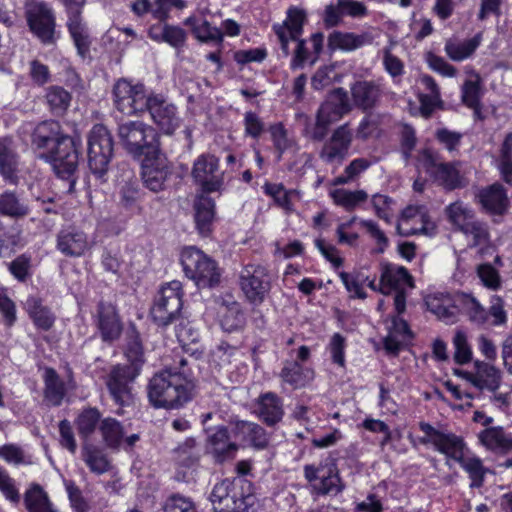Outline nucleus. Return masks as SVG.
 Wrapping results in <instances>:
<instances>
[{"mask_svg": "<svg viewBox=\"0 0 512 512\" xmlns=\"http://www.w3.org/2000/svg\"><path fill=\"white\" fill-rule=\"evenodd\" d=\"M410 337L411 331L407 322L399 316H394L389 333L385 338V348L392 353H397L404 342Z\"/></svg>", "mask_w": 512, "mask_h": 512, "instance_id": "nucleus-44", "label": "nucleus"}, {"mask_svg": "<svg viewBox=\"0 0 512 512\" xmlns=\"http://www.w3.org/2000/svg\"><path fill=\"white\" fill-rule=\"evenodd\" d=\"M454 302L457 305V309L462 311L471 322L478 325L487 322V310L472 294L464 292L457 293L454 296Z\"/></svg>", "mask_w": 512, "mask_h": 512, "instance_id": "nucleus-36", "label": "nucleus"}, {"mask_svg": "<svg viewBox=\"0 0 512 512\" xmlns=\"http://www.w3.org/2000/svg\"><path fill=\"white\" fill-rule=\"evenodd\" d=\"M322 105L329 106V116L335 121L351 110L348 94L343 88L334 89Z\"/></svg>", "mask_w": 512, "mask_h": 512, "instance_id": "nucleus-52", "label": "nucleus"}, {"mask_svg": "<svg viewBox=\"0 0 512 512\" xmlns=\"http://www.w3.org/2000/svg\"><path fill=\"white\" fill-rule=\"evenodd\" d=\"M502 179L512 185V132H508L500 147L499 164Z\"/></svg>", "mask_w": 512, "mask_h": 512, "instance_id": "nucleus-56", "label": "nucleus"}, {"mask_svg": "<svg viewBox=\"0 0 512 512\" xmlns=\"http://www.w3.org/2000/svg\"><path fill=\"white\" fill-rule=\"evenodd\" d=\"M411 285V277L406 268L394 264L382 266L379 283V291L382 294L388 295L392 291H400Z\"/></svg>", "mask_w": 512, "mask_h": 512, "instance_id": "nucleus-26", "label": "nucleus"}, {"mask_svg": "<svg viewBox=\"0 0 512 512\" xmlns=\"http://www.w3.org/2000/svg\"><path fill=\"white\" fill-rule=\"evenodd\" d=\"M40 157L48 161L56 175L62 179L72 176L78 166V150L71 137H62L54 149L40 154Z\"/></svg>", "mask_w": 512, "mask_h": 512, "instance_id": "nucleus-12", "label": "nucleus"}, {"mask_svg": "<svg viewBox=\"0 0 512 512\" xmlns=\"http://www.w3.org/2000/svg\"><path fill=\"white\" fill-rule=\"evenodd\" d=\"M82 459L90 471L101 475L110 469V463L105 454L96 446L85 443L82 447Z\"/></svg>", "mask_w": 512, "mask_h": 512, "instance_id": "nucleus-50", "label": "nucleus"}, {"mask_svg": "<svg viewBox=\"0 0 512 512\" xmlns=\"http://www.w3.org/2000/svg\"><path fill=\"white\" fill-rule=\"evenodd\" d=\"M351 94L354 105L367 111L378 104L382 96V89L374 81H357L351 86Z\"/></svg>", "mask_w": 512, "mask_h": 512, "instance_id": "nucleus-27", "label": "nucleus"}, {"mask_svg": "<svg viewBox=\"0 0 512 512\" xmlns=\"http://www.w3.org/2000/svg\"><path fill=\"white\" fill-rule=\"evenodd\" d=\"M352 142L353 132L347 123L343 124L323 143L319 158L326 165L340 166L348 157Z\"/></svg>", "mask_w": 512, "mask_h": 512, "instance_id": "nucleus-13", "label": "nucleus"}, {"mask_svg": "<svg viewBox=\"0 0 512 512\" xmlns=\"http://www.w3.org/2000/svg\"><path fill=\"white\" fill-rule=\"evenodd\" d=\"M181 264L186 277L198 288H211L220 282L221 272L216 261L196 247L182 250Z\"/></svg>", "mask_w": 512, "mask_h": 512, "instance_id": "nucleus-4", "label": "nucleus"}, {"mask_svg": "<svg viewBox=\"0 0 512 512\" xmlns=\"http://www.w3.org/2000/svg\"><path fill=\"white\" fill-rule=\"evenodd\" d=\"M419 428L424 433L418 438L420 444L432 446L436 451L457 463L466 455L467 446L462 437L438 430L426 422H421Z\"/></svg>", "mask_w": 512, "mask_h": 512, "instance_id": "nucleus-6", "label": "nucleus"}, {"mask_svg": "<svg viewBox=\"0 0 512 512\" xmlns=\"http://www.w3.org/2000/svg\"><path fill=\"white\" fill-rule=\"evenodd\" d=\"M373 38L368 33H343L334 32L328 38L329 48L332 50L341 49L345 51H352L361 48L365 45L371 44Z\"/></svg>", "mask_w": 512, "mask_h": 512, "instance_id": "nucleus-38", "label": "nucleus"}, {"mask_svg": "<svg viewBox=\"0 0 512 512\" xmlns=\"http://www.w3.org/2000/svg\"><path fill=\"white\" fill-rule=\"evenodd\" d=\"M257 414L267 426H274L284 416L282 399L273 392L261 394L257 400Z\"/></svg>", "mask_w": 512, "mask_h": 512, "instance_id": "nucleus-30", "label": "nucleus"}, {"mask_svg": "<svg viewBox=\"0 0 512 512\" xmlns=\"http://www.w3.org/2000/svg\"><path fill=\"white\" fill-rule=\"evenodd\" d=\"M140 160L144 186L152 192L166 189L167 181L173 173V167L161 149H157L155 153L146 155Z\"/></svg>", "mask_w": 512, "mask_h": 512, "instance_id": "nucleus-10", "label": "nucleus"}, {"mask_svg": "<svg viewBox=\"0 0 512 512\" xmlns=\"http://www.w3.org/2000/svg\"><path fill=\"white\" fill-rule=\"evenodd\" d=\"M62 137L60 134V125L56 121H43L38 124L32 135V142L38 149H54Z\"/></svg>", "mask_w": 512, "mask_h": 512, "instance_id": "nucleus-32", "label": "nucleus"}, {"mask_svg": "<svg viewBox=\"0 0 512 512\" xmlns=\"http://www.w3.org/2000/svg\"><path fill=\"white\" fill-rule=\"evenodd\" d=\"M90 247L87 234L75 227L64 228L57 234L56 248L67 257H80Z\"/></svg>", "mask_w": 512, "mask_h": 512, "instance_id": "nucleus-22", "label": "nucleus"}, {"mask_svg": "<svg viewBox=\"0 0 512 512\" xmlns=\"http://www.w3.org/2000/svg\"><path fill=\"white\" fill-rule=\"evenodd\" d=\"M433 177L448 190H453L465 185L463 177L452 163H440Z\"/></svg>", "mask_w": 512, "mask_h": 512, "instance_id": "nucleus-51", "label": "nucleus"}, {"mask_svg": "<svg viewBox=\"0 0 512 512\" xmlns=\"http://www.w3.org/2000/svg\"><path fill=\"white\" fill-rule=\"evenodd\" d=\"M373 162L367 158L353 159L344 169L343 173L335 178V185L348 184L357 179L363 172H365Z\"/></svg>", "mask_w": 512, "mask_h": 512, "instance_id": "nucleus-57", "label": "nucleus"}, {"mask_svg": "<svg viewBox=\"0 0 512 512\" xmlns=\"http://www.w3.org/2000/svg\"><path fill=\"white\" fill-rule=\"evenodd\" d=\"M306 17V12L303 9L291 7L287 11V17L284 22L273 26V30L277 35L284 56L290 54V40H297L301 37Z\"/></svg>", "mask_w": 512, "mask_h": 512, "instance_id": "nucleus-16", "label": "nucleus"}, {"mask_svg": "<svg viewBox=\"0 0 512 512\" xmlns=\"http://www.w3.org/2000/svg\"><path fill=\"white\" fill-rule=\"evenodd\" d=\"M29 212L28 204L17 193L5 191L0 194V215L19 219L27 216Z\"/></svg>", "mask_w": 512, "mask_h": 512, "instance_id": "nucleus-42", "label": "nucleus"}, {"mask_svg": "<svg viewBox=\"0 0 512 512\" xmlns=\"http://www.w3.org/2000/svg\"><path fill=\"white\" fill-rule=\"evenodd\" d=\"M455 374L470 382L479 390L486 389L495 392L501 383L500 371L494 366L484 362H476L474 372L455 370Z\"/></svg>", "mask_w": 512, "mask_h": 512, "instance_id": "nucleus-21", "label": "nucleus"}, {"mask_svg": "<svg viewBox=\"0 0 512 512\" xmlns=\"http://www.w3.org/2000/svg\"><path fill=\"white\" fill-rule=\"evenodd\" d=\"M207 433V451L213 456L215 462L223 463L236 456L239 446L230 440L225 426L207 429Z\"/></svg>", "mask_w": 512, "mask_h": 512, "instance_id": "nucleus-20", "label": "nucleus"}, {"mask_svg": "<svg viewBox=\"0 0 512 512\" xmlns=\"http://www.w3.org/2000/svg\"><path fill=\"white\" fill-rule=\"evenodd\" d=\"M309 41L312 46V51L309 50L306 40L300 37L297 40H290V42H295L296 44L290 63L291 69L297 70L303 68L306 62H309L310 65H314L318 60L323 49L324 35L320 32L314 33L311 35Z\"/></svg>", "mask_w": 512, "mask_h": 512, "instance_id": "nucleus-25", "label": "nucleus"}, {"mask_svg": "<svg viewBox=\"0 0 512 512\" xmlns=\"http://www.w3.org/2000/svg\"><path fill=\"white\" fill-rule=\"evenodd\" d=\"M479 45V35L463 41L449 39L445 42L444 51L452 61L461 62L471 57Z\"/></svg>", "mask_w": 512, "mask_h": 512, "instance_id": "nucleus-41", "label": "nucleus"}, {"mask_svg": "<svg viewBox=\"0 0 512 512\" xmlns=\"http://www.w3.org/2000/svg\"><path fill=\"white\" fill-rule=\"evenodd\" d=\"M46 102L51 112L62 115L70 106L71 94L60 86H51L46 92Z\"/></svg>", "mask_w": 512, "mask_h": 512, "instance_id": "nucleus-54", "label": "nucleus"}, {"mask_svg": "<svg viewBox=\"0 0 512 512\" xmlns=\"http://www.w3.org/2000/svg\"><path fill=\"white\" fill-rule=\"evenodd\" d=\"M25 309L34 325L41 330L48 331L55 322V315L51 309L44 306L40 298L30 296L25 302Z\"/></svg>", "mask_w": 512, "mask_h": 512, "instance_id": "nucleus-37", "label": "nucleus"}, {"mask_svg": "<svg viewBox=\"0 0 512 512\" xmlns=\"http://www.w3.org/2000/svg\"><path fill=\"white\" fill-rule=\"evenodd\" d=\"M304 477L310 483L311 494L315 496L337 495L344 485L335 466L305 465Z\"/></svg>", "mask_w": 512, "mask_h": 512, "instance_id": "nucleus-11", "label": "nucleus"}, {"mask_svg": "<svg viewBox=\"0 0 512 512\" xmlns=\"http://www.w3.org/2000/svg\"><path fill=\"white\" fill-rule=\"evenodd\" d=\"M24 502L29 512H57L47 493L38 484H33L25 492Z\"/></svg>", "mask_w": 512, "mask_h": 512, "instance_id": "nucleus-49", "label": "nucleus"}, {"mask_svg": "<svg viewBox=\"0 0 512 512\" xmlns=\"http://www.w3.org/2000/svg\"><path fill=\"white\" fill-rule=\"evenodd\" d=\"M146 111L165 134H172L180 125L176 107L160 95H150Z\"/></svg>", "mask_w": 512, "mask_h": 512, "instance_id": "nucleus-18", "label": "nucleus"}, {"mask_svg": "<svg viewBox=\"0 0 512 512\" xmlns=\"http://www.w3.org/2000/svg\"><path fill=\"white\" fill-rule=\"evenodd\" d=\"M425 61L431 70L444 77H455L457 74V69L453 65L432 52L426 53Z\"/></svg>", "mask_w": 512, "mask_h": 512, "instance_id": "nucleus-64", "label": "nucleus"}, {"mask_svg": "<svg viewBox=\"0 0 512 512\" xmlns=\"http://www.w3.org/2000/svg\"><path fill=\"white\" fill-rule=\"evenodd\" d=\"M7 140L0 142V174L10 184L18 183L17 156Z\"/></svg>", "mask_w": 512, "mask_h": 512, "instance_id": "nucleus-43", "label": "nucleus"}, {"mask_svg": "<svg viewBox=\"0 0 512 512\" xmlns=\"http://www.w3.org/2000/svg\"><path fill=\"white\" fill-rule=\"evenodd\" d=\"M477 438L486 450L494 454L506 455L512 452V432L502 426H489L480 431Z\"/></svg>", "mask_w": 512, "mask_h": 512, "instance_id": "nucleus-24", "label": "nucleus"}, {"mask_svg": "<svg viewBox=\"0 0 512 512\" xmlns=\"http://www.w3.org/2000/svg\"><path fill=\"white\" fill-rule=\"evenodd\" d=\"M461 233L465 236L470 248H479L482 253L490 245V233L486 223L476 219L469 226L464 227Z\"/></svg>", "mask_w": 512, "mask_h": 512, "instance_id": "nucleus-45", "label": "nucleus"}, {"mask_svg": "<svg viewBox=\"0 0 512 512\" xmlns=\"http://www.w3.org/2000/svg\"><path fill=\"white\" fill-rule=\"evenodd\" d=\"M475 79H469L464 82L461 88L462 102L477 114L480 111V99L482 96L480 78L474 74Z\"/></svg>", "mask_w": 512, "mask_h": 512, "instance_id": "nucleus-55", "label": "nucleus"}, {"mask_svg": "<svg viewBox=\"0 0 512 512\" xmlns=\"http://www.w3.org/2000/svg\"><path fill=\"white\" fill-rule=\"evenodd\" d=\"M120 143L135 159L151 155L160 148L159 135L142 121H127L118 126Z\"/></svg>", "mask_w": 512, "mask_h": 512, "instance_id": "nucleus-3", "label": "nucleus"}, {"mask_svg": "<svg viewBox=\"0 0 512 512\" xmlns=\"http://www.w3.org/2000/svg\"><path fill=\"white\" fill-rule=\"evenodd\" d=\"M66 26L70 37L77 49V53L85 58L90 53L92 43L91 35L87 23L84 21L82 14L67 16Z\"/></svg>", "mask_w": 512, "mask_h": 512, "instance_id": "nucleus-31", "label": "nucleus"}, {"mask_svg": "<svg viewBox=\"0 0 512 512\" xmlns=\"http://www.w3.org/2000/svg\"><path fill=\"white\" fill-rule=\"evenodd\" d=\"M215 203L212 198L201 196L195 203V223L202 235H207L211 230L214 219Z\"/></svg>", "mask_w": 512, "mask_h": 512, "instance_id": "nucleus-46", "label": "nucleus"}, {"mask_svg": "<svg viewBox=\"0 0 512 512\" xmlns=\"http://www.w3.org/2000/svg\"><path fill=\"white\" fill-rule=\"evenodd\" d=\"M100 413L96 408L83 410L76 419L77 430L81 437L88 438L96 429Z\"/></svg>", "mask_w": 512, "mask_h": 512, "instance_id": "nucleus-60", "label": "nucleus"}, {"mask_svg": "<svg viewBox=\"0 0 512 512\" xmlns=\"http://www.w3.org/2000/svg\"><path fill=\"white\" fill-rule=\"evenodd\" d=\"M461 468L468 474L471 488H480L484 484L490 469L483 465V461L475 455H465L459 462Z\"/></svg>", "mask_w": 512, "mask_h": 512, "instance_id": "nucleus-47", "label": "nucleus"}, {"mask_svg": "<svg viewBox=\"0 0 512 512\" xmlns=\"http://www.w3.org/2000/svg\"><path fill=\"white\" fill-rule=\"evenodd\" d=\"M25 15L30 30L43 44L55 42V15L53 9L45 2L27 0Z\"/></svg>", "mask_w": 512, "mask_h": 512, "instance_id": "nucleus-9", "label": "nucleus"}, {"mask_svg": "<svg viewBox=\"0 0 512 512\" xmlns=\"http://www.w3.org/2000/svg\"><path fill=\"white\" fill-rule=\"evenodd\" d=\"M190 375L169 367L156 373L147 386L148 398L155 408H179L191 399L193 384Z\"/></svg>", "mask_w": 512, "mask_h": 512, "instance_id": "nucleus-1", "label": "nucleus"}, {"mask_svg": "<svg viewBox=\"0 0 512 512\" xmlns=\"http://www.w3.org/2000/svg\"><path fill=\"white\" fill-rule=\"evenodd\" d=\"M479 203L483 209L491 214H503L509 205L507 192L499 183H494L486 188H483L477 194Z\"/></svg>", "mask_w": 512, "mask_h": 512, "instance_id": "nucleus-29", "label": "nucleus"}, {"mask_svg": "<svg viewBox=\"0 0 512 512\" xmlns=\"http://www.w3.org/2000/svg\"><path fill=\"white\" fill-rule=\"evenodd\" d=\"M251 484L240 478L225 479L217 483L210 495L216 512H247L253 505L254 497L250 494Z\"/></svg>", "mask_w": 512, "mask_h": 512, "instance_id": "nucleus-2", "label": "nucleus"}, {"mask_svg": "<svg viewBox=\"0 0 512 512\" xmlns=\"http://www.w3.org/2000/svg\"><path fill=\"white\" fill-rule=\"evenodd\" d=\"M44 400L50 406H60L67 393V385L53 368H46L43 375Z\"/></svg>", "mask_w": 512, "mask_h": 512, "instance_id": "nucleus-34", "label": "nucleus"}, {"mask_svg": "<svg viewBox=\"0 0 512 512\" xmlns=\"http://www.w3.org/2000/svg\"><path fill=\"white\" fill-rule=\"evenodd\" d=\"M279 377L283 384L293 389H301L312 382L314 371L301 365L297 360H285Z\"/></svg>", "mask_w": 512, "mask_h": 512, "instance_id": "nucleus-28", "label": "nucleus"}, {"mask_svg": "<svg viewBox=\"0 0 512 512\" xmlns=\"http://www.w3.org/2000/svg\"><path fill=\"white\" fill-rule=\"evenodd\" d=\"M140 374L137 366H114L107 378V387L116 404L121 407L129 406L133 402L130 383Z\"/></svg>", "mask_w": 512, "mask_h": 512, "instance_id": "nucleus-15", "label": "nucleus"}, {"mask_svg": "<svg viewBox=\"0 0 512 512\" xmlns=\"http://www.w3.org/2000/svg\"><path fill=\"white\" fill-rule=\"evenodd\" d=\"M182 284L180 281H171L162 286L155 298L151 315L158 325L170 324L182 308Z\"/></svg>", "mask_w": 512, "mask_h": 512, "instance_id": "nucleus-8", "label": "nucleus"}, {"mask_svg": "<svg viewBox=\"0 0 512 512\" xmlns=\"http://www.w3.org/2000/svg\"><path fill=\"white\" fill-rule=\"evenodd\" d=\"M184 25L191 27L194 37L203 43L223 41V32L220 28L212 26L207 20H199L195 16L185 19Z\"/></svg>", "mask_w": 512, "mask_h": 512, "instance_id": "nucleus-39", "label": "nucleus"}, {"mask_svg": "<svg viewBox=\"0 0 512 512\" xmlns=\"http://www.w3.org/2000/svg\"><path fill=\"white\" fill-rule=\"evenodd\" d=\"M113 96L116 109L127 116L145 112L150 102L145 86L127 79H120L115 83Z\"/></svg>", "mask_w": 512, "mask_h": 512, "instance_id": "nucleus-7", "label": "nucleus"}, {"mask_svg": "<svg viewBox=\"0 0 512 512\" xmlns=\"http://www.w3.org/2000/svg\"><path fill=\"white\" fill-rule=\"evenodd\" d=\"M94 318L104 341H114L120 336L122 324L111 303L100 301L97 304Z\"/></svg>", "mask_w": 512, "mask_h": 512, "instance_id": "nucleus-23", "label": "nucleus"}, {"mask_svg": "<svg viewBox=\"0 0 512 512\" xmlns=\"http://www.w3.org/2000/svg\"><path fill=\"white\" fill-rule=\"evenodd\" d=\"M263 191L270 196L275 204L282 208L286 214L295 213L294 202L301 199L300 191L296 189L287 190L283 184L265 183Z\"/></svg>", "mask_w": 512, "mask_h": 512, "instance_id": "nucleus-35", "label": "nucleus"}, {"mask_svg": "<svg viewBox=\"0 0 512 512\" xmlns=\"http://www.w3.org/2000/svg\"><path fill=\"white\" fill-rule=\"evenodd\" d=\"M178 460L186 466H191L198 462L200 458V449L194 438H187L176 448Z\"/></svg>", "mask_w": 512, "mask_h": 512, "instance_id": "nucleus-62", "label": "nucleus"}, {"mask_svg": "<svg viewBox=\"0 0 512 512\" xmlns=\"http://www.w3.org/2000/svg\"><path fill=\"white\" fill-rule=\"evenodd\" d=\"M334 203L344 207L347 211L353 210L368 199L364 190L349 191L343 188L334 189L329 193Z\"/></svg>", "mask_w": 512, "mask_h": 512, "instance_id": "nucleus-53", "label": "nucleus"}, {"mask_svg": "<svg viewBox=\"0 0 512 512\" xmlns=\"http://www.w3.org/2000/svg\"><path fill=\"white\" fill-rule=\"evenodd\" d=\"M100 431L105 443L109 447H117L124 436L120 422L110 417L101 421Z\"/></svg>", "mask_w": 512, "mask_h": 512, "instance_id": "nucleus-58", "label": "nucleus"}, {"mask_svg": "<svg viewBox=\"0 0 512 512\" xmlns=\"http://www.w3.org/2000/svg\"><path fill=\"white\" fill-rule=\"evenodd\" d=\"M428 310L438 319L449 324L454 323L457 317V305L448 294H434L426 298Z\"/></svg>", "mask_w": 512, "mask_h": 512, "instance_id": "nucleus-33", "label": "nucleus"}, {"mask_svg": "<svg viewBox=\"0 0 512 512\" xmlns=\"http://www.w3.org/2000/svg\"><path fill=\"white\" fill-rule=\"evenodd\" d=\"M477 275L484 287L496 291L501 287L499 272L489 263L477 267Z\"/></svg>", "mask_w": 512, "mask_h": 512, "instance_id": "nucleus-63", "label": "nucleus"}, {"mask_svg": "<svg viewBox=\"0 0 512 512\" xmlns=\"http://www.w3.org/2000/svg\"><path fill=\"white\" fill-rule=\"evenodd\" d=\"M87 153L91 172L96 178L102 179L113 155L112 135L104 125L96 124L90 130Z\"/></svg>", "mask_w": 512, "mask_h": 512, "instance_id": "nucleus-5", "label": "nucleus"}, {"mask_svg": "<svg viewBox=\"0 0 512 512\" xmlns=\"http://www.w3.org/2000/svg\"><path fill=\"white\" fill-rule=\"evenodd\" d=\"M445 212L449 222L460 232L477 219L473 209L462 201L451 203Z\"/></svg>", "mask_w": 512, "mask_h": 512, "instance_id": "nucleus-48", "label": "nucleus"}, {"mask_svg": "<svg viewBox=\"0 0 512 512\" xmlns=\"http://www.w3.org/2000/svg\"><path fill=\"white\" fill-rule=\"evenodd\" d=\"M236 433L257 449H264L268 446L269 436L265 429L259 424L244 420L235 422Z\"/></svg>", "mask_w": 512, "mask_h": 512, "instance_id": "nucleus-40", "label": "nucleus"}, {"mask_svg": "<svg viewBox=\"0 0 512 512\" xmlns=\"http://www.w3.org/2000/svg\"><path fill=\"white\" fill-rule=\"evenodd\" d=\"M185 0H155L152 3V17L160 22H167L173 8L183 10L186 8Z\"/></svg>", "mask_w": 512, "mask_h": 512, "instance_id": "nucleus-61", "label": "nucleus"}, {"mask_svg": "<svg viewBox=\"0 0 512 512\" xmlns=\"http://www.w3.org/2000/svg\"><path fill=\"white\" fill-rule=\"evenodd\" d=\"M333 122L335 120L329 116V106L321 105L314 126L307 131L308 137L313 141H322L327 135L329 125Z\"/></svg>", "mask_w": 512, "mask_h": 512, "instance_id": "nucleus-59", "label": "nucleus"}, {"mask_svg": "<svg viewBox=\"0 0 512 512\" xmlns=\"http://www.w3.org/2000/svg\"><path fill=\"white\" fill-rule=\"evenodd\" d=\"M239 284L250 302L261 303L270 290V277L264 266L247 264L240 271Z\"/></svg>", "mask_w": 512, "mask_h": 512, "instance_id": "nucleus-14", "label": "nucleus"}, {"mask_svg": "<svg viewBox=\"0 0 512 512\" xmlns=\"http://www.w3.org/2000/svg\"><path fill=\"white\" fill-rule=\"evenodd\" d=\"M219 169V160L211 154H202L194 162L192 177L199 183L206 192L218 191L223 180L217 174Z\"/></svg>", "mask_w": 512, "mask_h": 512, "instance_id": "nucleus-17", "label": "nucleus"}, {"mask_svg": "<svg viewBox=\"0 0 512 512\" xmlns=\"http://www.w3.org/2000/svg\"><path fill=\"white\" fill-rule=\"evenodd\" d=\"M397 231L402 236L425 234L432 236L435 225L431 222L423 206H408L402 212V220L397 225Z\"/></svg>", "mask_w": 512, "mask_h": 512, "instance_id": "nucleus-19", "label": "nucleus"}]
</instances>
